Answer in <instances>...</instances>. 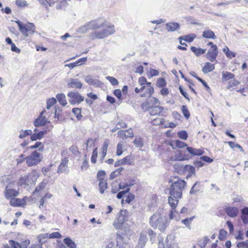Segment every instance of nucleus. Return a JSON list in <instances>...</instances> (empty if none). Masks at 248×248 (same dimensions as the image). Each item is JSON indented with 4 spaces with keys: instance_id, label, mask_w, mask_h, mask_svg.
<instances>
[{
    "instance_id": "49",
    "label": "nucleus",
    "mask_w": 248,
    "mask_h": 248,
    "mask_svg": "<svg viewBox=\"0 0 248 248\" xmlns=\"http://www.w3.org/2000/svg\"><path fill=\"white\" fill-rule=\"evenodd\" d=\"M181 110L186 118L188 119L190 117V113L187 107L185 105L182 106Z\"/></svg>"
},
{
    "instance_id": "40",
    "label": "nucleus",
    "mask_w": 248,
    "mask_h": 248,
    "mask_svg": "<svg viewBox=\"0 0 248 248\" xmlns=\"http://www.w3.org/2000/svg\"><path fill=\"white\" fill-rule=\"evenodd\" d=\"M72 112L74 114L78 120H80L82 118L81 109L78 108H74L72 109Z\"/></svg>"
},
{
    "instance_id": "29",
    "label": "nucleus",
    "mask_w": 248,
    "mask_h": 248,
    "mask_svg": "<svg viewBox=\"0 0 248 248\" xmlns=\"http://www.w3.org/2000/svg\"><path fill=\"white\" fill-rule=\"evenodd\" d=\"M67 86L70 88L80 89L82 86V84L80 82L72 79L70 82L68 83Z\"/></svg>"
},
{
    "instance_id": "26",
    "label": "nucleus",
    "mask_w": 248,
    "mask_h": 248,
    "mask_svg": "<svg viewBox=\"0 0 248 248\" xmlns=\"http://www.w3.org/2000/svg\"><path fill=\"white\" fill-rule=\"evenodd\" d=\"M215 64L209 62H206L202 67V71L204 73L206 74L212 71L215 69Z\"/></svg>"
},
{
    "instance_id": "41",
    "label": "nucleus",
    "mask_w": 248,
    "mask_h": 248,
    "mask_svg": "<svg viewBox=\"0 0 248 248\" xmlns=\"http://www.w3.org/2000/svg\"><path fill=\"white\" fill-rule=\"evenodd\" d=\"M167 85V82L166 80L163 78H159L157 79L156 82V86L158 88H163L166 87Z\"/></svg>"
},
{
    "instance_id": "21",
    "label": "nucleus",
    "mask_w": 248,
    "mask_h": 248,
    "mask_svg": "<svg viewBox=\"0 0 248 248\" xmlns=\"http://www.w3.org/2000/svg\"><path fill=\"white\" fill-rule=\"evenodd\" d=\"M170 145L173 149H175L176 148H182L187 146L186 143L179 140L170 141Z\"/></svg>"
},
{
    "instance_id": "61",
    "label": "nucleus",
    "mask_w": 248,
    "mask_h": 248,
    "mask_svg": "<svg viewBox=\"0 0 248 248\" xmlns=\"http://www.w3.org/2000/svg\"><path fill=\"white\" fill-rule=\"evenodd\" d=\"M168 226V223L167 222H162V221H161V223L159 224L157 227L161 232H163L165 231Z\"/></svg>"
},
{
    "instance_id": "2",
    "label": "nucleus",
    "mask_w": 248,
    "mask_h": 248,
    "mask_svg": "<svg viewBox=\"0 0 248 248\" xmlns=\"http://www.w3.org/2000/svg\"><path fill=\"white\" fill-rule=\"evenodd\" d=\"M169 183H172L170 187V194L174 198L180 199L182 196V190L186 185V182L178 176L172 177L169 180Z\"/></svg>"
},
{
    "instance_id": "28",
    "label": "nucleus",
    "mask_w": 248,
    "mask_h": 248,
    "mask_svg": "<svg viewBox=\"0 0 248 248\" xmlns=\"http://www.w3.org/2000/svg\"><path fill=\"white\" fill-rule=\"evenodd\" d=\"M241 217L244 224L248 223V207H246L242 209Z\"/></svg>"
},
{
    "instance_id": "57",
    "label": "nucleus",
    "mask_w": 248,
    "mask_h": 248,
    "mask_svg": "<svg viewBox=\"0 0 248 248\" xmlns=\"http://www.w3.org/2000/svg\"><path fill=\"white\" fill-rule=\"evenodd\" d=\"M178 40L179 41L180 44L182 46H177V48L178 49H180V50H186V49H187L186 47L187 46V44L186 43H183L182 42L183 39H180V37L178 38Z\"/></svg>"
},
{
    "instance_id": "12",
    "label": "nucleus",
    "mask_w": 248,
    "mask_h": 248,
    "mask_svg": "<svg viewBox=\"0 0 248 248\" xmlns=\"http://www.w3.org/2000/svg\"><path fill=\"white\" fill-rule=\"evenodd\" d=\"M27 196L22 199L14 198L10 200V205L13 207H24L27 204Z\"/></svg>"
},
{
    "instance_id": "48",
    "label": "nucleus",
    "mask_w": 248,
    "mask_h": 248,
    "mask_svg": "<svg viewBox=\"0 0 248 248\" xmlns=\"http://www.w3.org/2000/svg\"><path fill=\"white\" fill-rule=\"evenodd\" d=\"M89 163L87 157V155H85L84 156V161L81 166V170H85L89 168Z\"/></svg>"
},
{
    "instance_id": "24",
    "label": "nucleus",
    "mask_w": 248,
    "mask_h": 248,
    "mask_svg": "<svg viewBox=\"0 0 248 248\" xmlns=\"http://www.w3.org/2000/svg\"><path fill=\"white\" fill-rule=\"evenodd\" d=\"M235 78V75L230 72H223L222 73L221 80L222 82H225L233 79Z\"/></svg>"
},
{
    "instance_id": "37",
    "label": "nucleus",
    "mask_w": 248,
    "mask_h": 248,
    "mask_svg": "<svg viewBox=\"0 0 248 248\" xmlns=\"http://www.w3.org/2000/svg\"><path fill=\"white\" fill-rule=\"evenodd\" d=\"M173 197L171 196V195L169 197V203L170 207H171V208L176 209L178 203V199L176 198L174 199L173 198Z\"/></svg>"
},
{
    "instance_id": "10",
    "label": "nucleus",
    "mask_w": 248,
    "mask_h": 248,
    "mask_svg": "<svg viewBox=\"0 0 248 248\" xmlns=\"http://www.w3.org/2000/svg\"><path fill=\"white\" fill-rule=\"evenodd\" d=\"M148 111L151 115L155 116H166V115L165 114V108L159 106H151L149 107Z\"/></svg>"
},
{
    "instance_id": "36",
    "label": "nucleus",
    "mask_w": 248,
    "mask_h": 248,
    "mask_svg": "<svg viewBox=\"0 0 248 248\" xmlns=\"http://www.w3.org/2000/svg\"><path fill=\"white\" fill-rule=\"evenodd\" d=\"M56 98L59 102L63 106H65L67 104V101L65 98V96L63 93L58 94L56 95Z\"/></svg>"
},
{
    "instance_id": "17",
    "label": "nucleus",
    "mask_w": 248,
    "mask_h": 248,
    "mask_svg": "<svg viewBox=\"0 0 248 248\" xmlns=\"http://www.w3.org/2000/svg\"><path fill=\"white\" fill-rule=\"evenodd\" d=\"M118 135L120 139L123 140L126 139L128 138H133L134 137V134L131 129L126 130H121L118 131Z\"/></svg>"
},
{
    "instance_id": "46",
    "label": "nucleus",
    "mask_w": 248,
    "mask_h": 248,
    "mask_svg": "<svg viewBox=\"0 0 248 248\" xmlns=\"http://www.w3.org/2000/svg\"><path fill=\"white\" fill-rule=\"evenodd\" d=\"M57 103V100L54 98H48L46 101V108L49 109L52 106Z\"/></svg>"
},
{
    "instance_id": "42",
    "label": "nucleus",
    "mask_w": 248,
    "mask_h": 248,
    "mask_svg": "<svg viewBox=\"0 0 248 248\" xmlns=\"http://www.w3.org/2000/svg\"><path fill=\"white\" fill-rule=\"evenodd\" d=\"M223 51L225 53L228 58L232 59L235 57V53L231 51L227 46L225 47L223 49Z\"/></svg>"
},
{
    "instance_id": "52",
    "label": "nucleus",
    "mask_w": 248,
    "mask_h": 248,
    "mask_svg": "<svg viewBox=\"0 0 248 248\" xmlns=\"http://www.w3.org/2000/svg\"><path fill=\"white\" fill-rule=\"evenodd\" d=\"M32 133V132L31 130H26L25 131H22L21 132H20V134L19 136V138L20 139H23V138H24L27 136H29V135L31 136Z\"/></svg>"
},
{
    "instance_id": "6",
    "label": "nucleus",
    "mask_w": 248,
    "mask_h": 248,
    "mask_svg": "<svg viewBox=\"0 0 248 248\" xmlns=\"http://www.w3.org/2000/svg\"><path fill=\"white\" fill-rule=\"evenodd\" d=\"M42 159L41 154L37 150H35L26 157V162L28 167H31L39 164Z\"/></svg>"
},
{
    "instance_id": "44",
    "label": "nucleus",
    "mask_w": 248,
    "mask_h": 248,
    "mask_svg": "<svg viewBox=\"0 0 248 248\" xmlns=\"http://www.w3.org/2000/svg\"><path fill=\"white\" fill-rule=\"evenodd\" d=\"M46 181L44 180L40 182L38 185L35 187L34 192H39L43 190L46 187Z\"/></svg>"
},
{
    "instance_id": "58",
    "label": "nucleus",
    "mask_w": 248,
    "mask_h": 248,
    "mask_svg": "<svg viewBox=\"0 0 248 248\" xmlns=\"http://www.w3.org/2000/svg\"><path fill=\"white\" fill-rule=\"evenodd\" d=\"M106 78L112 85H117L119 83L118 80L113 77L108 76Z\"/></svg>"
},
{
    "instance_id": "51",
    "label": "nucleus",
    "mask_w": 248,
    "mask_h": 248,
    "mask_svg": "<svg viewBox=\"0 0 248 248\" xmlns=\"http://www.w3.org/2000/svg\"><path fill=\"white\" fill-rule=\"evenodd\" d=\"M123 170V168L120 167L118 169L115 170L113 172H112L110 174V178L111 179H113L116 177L118 175L120 174L122 171Z\"/></svg>"
},
{
    "instance_id": "18",
    "label": "nucleus",
    "mask_w": 248,
    "mask_h": 248,
    "mask_svg": "<svg viewBox=\"0 0 248 248\" xmlns=\"http://www.w3.org/2000/svg\"><path fill=\"white\" fill-rule=\"evenodd\" d=\"M46 112V110H43L40 113L38 118L36 119L34 122V125L36 127L44 125L47 122V119L43 116V114Z\"/></svg>"
},
{
    "instance_id": "25",
    "label": "nucleus",
    "mask_w": 248,
    "mask_h": 248,
    "mask_svg": "<svg viewBox=\"0 0 248 248\" xmlns=\"http://www.w3.org/2000/svg\"><path fill=\"white\" fill-rule=\"evenodd\" d=\"M150 123L153 125L160 126L163 128L166 121L163 118L159 117L153 119Z\"/></svg>"
},
{
    "instance_id": "64",
    "label": "nucleus",
    "mask_w": 248,
    "mask_h": 248,
    "mask_svg": "<svg viewBox=\"0 0 248 248\" xmlns=\"http://www.w3.org/2000/svg\"><path fill=\"white\" fill-rule=\"evenodd\" d=\"M159 71L156 69L151 68L149 70V76L150 77L156 76L159 75Z\"/></svg>"
},
{
    "instance_id": "33",
    "label": "nucleus",
    "mask_w": 248,
    "mask_h": 248,
    "mask_svg": "<svg viewBox=\"0 0 248 248\" xmlns=\"http://www.w3.org/2000/svg\"><path fill=\"white\" fill-rule=\"evenodd\" d=\"M147 233L146 231H142L140 234L139 238V243L140 244L145 245L147 241Z\"/></svg>"
},
{
    "instance_id": "9",
    "label": "nucleus",
    "mask_w": 248,
    "mask_h": 248,
    "mask_svg": "<svg viewBox=\"0 0 248 248\" xmlns=\"http://www.w3.org/2000/svg\"><path fill=\"white\" fill-rule=\"evenodd\" d=\"M67 96L69 97V101L71 104H79L84 99V97L81 96L78 92H69Z\"/></svg>"
},
{
    "instance_id": "27",
    "label": "nucleus",
    "mask_w": 248,
    "mask_h": 248,
    "mask_svg": "<svg viewBox=\"0 0 248 248\" xmlns=\"http://www.w3.org/2000/svg\"><path fill=\"white\" fill-rule=\"evenodd\" d=\"M166 29L169 31H174L179 29L180 26L176 22H169L166 24Z\"/></svg>"
},
{
    "instance_id": "14",
    "label": "nucleus",
    "mask_w": 248,
    "mask_h": 248,
    "mask_svg": "<svg viewBox=\"0 0 248 248\" xmlns=\"http://www.w3.org/2000/svg\"><path fill=\"white\" fill-rule=\"evenodd\" d=\"M162 219V217L161 214L159 213H156L150 217V224L153 228L155 229L161 223Z\"/></svg>"
},
{
    "instance_id": "55",
    "label": "nucleus",
    "mask_w": 248,
    "mask_h": 248,
    "mask_svg": "<svg viewBox=\"0 0 248 248\" xmlns=\"http://www.w3.org/2000/svg\"><path fill=\"white\" fill-rule=\"evenodd\" d=\"M178 136L179 138L184 140H186L188 137L187 134L185 130H182L178 132Z\"/></svg>"
},
{
    "instance_id": "38",
    "label": "nucleus",
    "mask_w": 248,
    "mask_h": 248,
    "mask_svg": "<svg viewBox=\"0 0 248 248\" xmlns=\"http://www.w3.org/2000/svg\"><path fill=\"white\" fill-rule=\"evenodd\" d=\"M182 170L185 172H188L190 175L195 173V167L192 165H186L183 167Z\"/></svg>"
},
{
    "instance_id": "32",
    "label": "nucleus",
    "mask_w": 248,
    "mask_h": 248,
    "mask_svg": "<svg viewBox=\"0 0 248 248\" xmlns=\"http://www.w3.org/2000/svg\"><path fill=\"white\" fill-rule=\"evenodd\" d=\"M189 159V157L188 155L182 154L181 151H179L175 155H174V160H187Z\"/></svg>"
},
{
    "instance_id": "11",
    "label": "nucleus",
    "mask_w": 248,
    "mask_h": 248,
    "mask_svg": "<svg viewBox=\"0 0 248 248\" xmlns=\"http://www.w3.org/2000/svg\"><path fill=\"white\" fill-rule=\"evenodd\" d=\"M10 185V184L6 186L4 194L6 199L11 200L17 197L19 194V191L18 189L11 188Z\"/></svg>"
},
{
    "instance_id": "5",
    "label": "nucleus",
    "mask_w": 248,
    "mask_h": 248,
    "mask_svg": "<svg viewBox=\"0 0 248 248\" xmlns=\"http://www.w3.org/2000/svg\"><path fill=\"white\" fill-rule=\"evenodd\" d=\"M16 23L18 25L19 31L24 37L30 36L35 32L36 27L32 23H23L20 21H17Z\"/></svg>"
},
{
    "instance_id": "31",
    "label": "nucleus",
    "mask_w": 248,
    "mask_h": 248,
    "mask_svg": "<svg viewBox=\"0 0 248 248\" xmlns=\"http://www.w3.org/2000/svg\"><path fill=\"white\" fill-rule=\"evenodd\" d=\"M196 38V35L194 33L180 36V38L188 43L192 42Z\"/></svg>"
},
{
    "instance_id": "35",
    "label": "nucleus",
    "mask_w": 248,
    "mask_h": 248,
    "mask_svg": "<svg viewBox=\"0 0 248 248\" xmlns=\"http://www.w3.org/2000/svg\"><path fill=\"white\" fill-rule=\"evenodd\" d=\"M38 148V152H42L44 149V145L41 142H36L34 145L30 146L29 148L30 149H34Z\"/></svg>"
},
{
    "instance_id": "16",
    "label": "nucleus",
    "mask_w": 248,
    "mask_h": 248,
    "mask_svg": "<svg viewBox=\"0 0 248 248\" xmlns=\"http://www.w3.org/2000/svg\"><path fill=\"white\" fill-rule=\"evenodd\" d=\"M224 211L228 216L231 217H236L239 213V209L236 207L226 206Z\"/></svg>"
},
{
    "instance_id": "8",
    "label": "nucleus",
    "mask_w": 248,
    "mask_h": 248,
    "mask_svg": "<svg viewBox=\"0 0 248 248\" xmlns=\"http://www.w3.org/2000/svg\"><path fill=\"white\" fill-rule=\"evenodd\" d=\"M207 46H209L210 47L206 54V58L211 62H213L216 61L218 56V51L217 46L212 42H209L207 44Z\"/></svg>"
},
{
    "instance_id": "39",
    "label": "nucleus",
    "mask_w": 248,
    "mask_h": 248,
    "mask_svg": "<svg viewBox=\"0 0 248 248\" xmlns=\"http://www.w3.org/2000/svg\"><path fill=\"white\" fill-rule=\"evenodd\" d=\"M99 186L100 192L103 193L108 187L107 183L105 179H102L99 181Z\"/></svg>"
},
{
    "instance_id": "20",
    "label": "nucleus",
    "mask_w": 248,
    "mask_h": 248,
    "mask_svg": "<svg viewBox=\"0 0 248 248\" xmlns=\"http://www.w3.org/2000/svg\"><path fill=\"white\" fill-rule=\"evenodd\" d=\"M190 50L197 57H200L202 55L205 54L206 51V48L197 47L194 46H191Z\"/></svg>"
},
{
    "instance_id": "47",
    "label": "nucleus",
    "mask_w": 248,
    "mask_h": 248,
    "mask_svg": "<svg viewBox=\"0 0 248 248\" xmlns=\"http://www.w3.org/2000/svg\"><path fill=\"white\" fill-rule=\"evenodd\" d=\"M240 82L234 78L229 81L227 89H230L235 86H237Z\"/></svg>"
},
{
    "instance_id": "50",
    "label": "nucleus",
    "mask_w": 248,
    "mask_h": 248,
    "mask_svg": "<svg viewBox=\"0 0 248 248\" xmlns=\"http://www.w3.org/2000/svg\"><path fill=\"white\" fill-rule=\"evenodd\" d=\"M123 143L122 142H119L117 146L116 155L117 156H120L123 153Z\"/></svg>"
},
{
    "instance_id": "54",
    "label": "nucleus",
    "mask_w": 248,
    "mask_h": 248,
    "mask_svg": "<svg viewBox=\"0 0 248 248\" xmlns=\"http://www.w3.org/2000/svg\"><path fill=\"white\" fill-rule=\"evenodd\" d=\"M195 218V217H192L189 218H186L182 220V222L185 224L186 226L189 227L190 224L191 223L193 219Z\"/></svg>"
},
{
    "instance_id": "22",
    "label": "nucleus",
    "mask_w": 248,
    "mask_h": 248,
    "mask_svg": "<svg viewBox=\"0 0 248 248\" xmlns=\"http://www.w3.org/2000/svg\"><path fill=\"white\" fill-rule=\"evenodd\" d=\"M49 130L48 131L47 130H43L39 131L37 133H34L33 134H31V140L32 141H35L37 140H41L43 136L46 134L48 131H49Z\"/></svg>"
},
{
    "instance_id": "7",
    "label": "nucleus",
    "mask_w": 248,
    "mask_h": 248,
    "mask_svg": "<svg viewBox=\"0 0 248 248\" xmlns=\"http://www.w3.org/2000/svg\"><path fill=\"white\" fill-rule=\"evenodd\" d=\"M128 220V215L126 211L121 210L117 217L113 222V225L116 229H122L125 223Z\"/></svg>"
},
{
    "instance_id": "23",
    "label": "nucleus",
    "mask_w": 248,
    "mask_h": 248,
    "mask_svg": "<svg viewBox=\"0 0 248 248\" xmlns=\"http://www.w3.org/2000/svg\"><path fill=\"white\" fill-rule=\"evenodd\" d=\"M202 36L206 39H215L216 38L215 33L210 29L205 30L202 32Z\"/></svg>"
},
{
    "instance_id": "15",
    "label": "nucleus",
    "mask_w": 248,
    "mask_h": 248,
    "mask_svg": "<svg viewBox=\"0 0 248 248\" xmlns=\"http://www.w3.org/2000/svg\"><path fill=\"white\" fill-rule=\"evenodd\" d=\"M109 140L106 139L104 143L101 148L100 151L99 153V160L101 162H103L104 159L105 158L108 149V145H109Z\"/></svg>"
},
{
    "instance_id": "53",
    "label": "nucleus",
    "mask_w": 248,
    "mask_h": 248,
    "mask_svg": "<svg viewBox=\"0 0 248 248\" xmlns=\"http://www.w3.org/2000/svg\"><path fill=\"white\" fill-rule=\"evenodd\" d=\"M134 143L136 146L141 147L143 146L142 139L140 138H136L134 140Z\"/></svg>"
},
{
    "instance_id": "43",
    "label": "nucleus",
    "mask_w": 248,
    "mask_h": 248,
    "mask_svg": "<svg viewBox=\"0 0 248 248\" xmlns=\"http://www.w3.org/2000/svg\"><path fill=\"white\" fill-rule=\"evenodd\" d=\"M98 156V149L97 147L93 150L91 156V161L93 164H95L97 162Z\"/></svg>"
},
{
    "instance_id": "30",
    "label": "nucleus",
    "mask_w": 248,
    "mask_h": 248,
    "mask_svg": "<svg viewBox=\"0 0 248 248\" xmlns=\"http://www.w3.org/2000/svg\"><path fill=\"white\" fill-rule=\"evenodd\" d=\"M48 239H49L48 233L39 234L37 236V240L39 242L38 244L41 245V246H42V245L46 242Z\"/></svg>"
},
{
    "instance_id": "13",
    "label": "nucleus",
    "mask_w": 248,
    "mask_h": 248,
    "mask_svg": "<svg viewBox=\"0 0 248 248\" xmlns=\"http://www.w3.org/2000/svg\"><path fill=\"white\" fill-rule=\"evenodd\" d=\"M9 243L12 248H27L30 244V241L29 239H26L19 243L13 240H10Z\"/></svg>"
},
{
    "instance_id": "63",
    "label": "nucleus",
    "mask_w": 248,
    "mask_h": 248,
    "mask_svg": "<svg viewBox=\"0 0 248 248\" xmlns=\"http://www.w3.org/2000/svg\"><path fill=\"white\" fill-rule=\"evenodd\" d=\"M124 186H122L121 184H119L118 186H113L111 189V192L112 193H116L119 190L123 188H124Z\"/></svg>"
},
{
    "instance_id": "45",
    "label": "nucleus",
    "mask_w": 248,
    "mask_h": 248,
    "mask_svg": "<svg viewBox=\"0 0 248 248\" xmlns=\"http://www.w3.org/2000/svg\"><path fill=\"white\" fill-rule=\"evenodd\" d=\"M134 195L132 193H130L127 195L125 200H122V204H124V202L126 203L129 204L132 201H133L134 200Z\"/></svg>"
},
{
    "instance_id": "56",
    "label": "nucleus",
    "mask_w": 248,
    "mask_h": 248,
    "mask_svg": "<svg viewBox=\"0 0 248 248\" xmlns=\"http://www.w3.org/2000/svg\"><path fill=\"white\" fill-rule=\"evenodd\" d=\"M62 237L61 234L58 232H56L52 233H51L50 234H48V238L49 239H52V238H60Z\"/></svg>"
},
{
    "instance_id": "19",
    "label": "nucleus",
    "mask_w": 248,
    "mask_h": 248,
    "mask_svg": "<svg viewBox=\"0 0 248 248\" xmlns=\"http://www.w3.org/2000/svg\"><path fill=\"white\" fill-rule=\"evenodd\" d=\"M186 150L193 156H200L204 153L202 149H195L191 147H187Z\"/></svg>"
},
{
    "instance_id": "59",
    "label": "nucleus",
    "mask_w": 248,
    "mask_h": 248,
    "mask_svg": "<svg viewBox=\"0 0 248 248\" xmlns=\"http://www.w3.org/2000/svg\"><path fill=\"white\" fill-rule=\"evenodd\" d=\"M113 93L116 97H117L120 101L122 100V92L120 89H115L114 90Z\"/></svg>"
},
{
    "instance_id": "3",
    "label": "nucleus",
    "mask_w": 248,
    "mask_h": 248,
    "mask_svg": "<svg viewBox=\"0 0 248 248\" xmlns=\"http://www.w3.org/2000/svg\"><path fill=\"white\" fill-rule=\"evenodd\" d=\"M138 83L140 88H135V92L137 93H140V96L143 97H150L154 93V87L150 82H148L145 77H140L138 79Z\"/></svg>"
},
{
    "instance_id": "62",
    "label": "nucleus",
    "mask_w": 248,
    "mask_h": 248,
    "mask_svg": "<svg viewBox=\"0 0 248 248\" xmlns=\"http://www.w3.org/2000/svg\"><path fill=\"white\" fill-rule=\"evenodd\" d=\"M193 77L196 78L197 79H198L199 81H200L202 85L204 86V87H205L207 90L210 89V88L209 86L207 85L206 82L203 80L202 78H200L199 77L197 76V75H192Z\"/></svg>"
},
{
    "instance_id": "4",
    "label": "nucleus",
    "mask_w": 248,
    "mask_h": 248,
    "mask_svg": "<svg viewBox=\"0 0 248 248\" xmlns=\"http://www.w3.org/2000/svg\"><path fill=\"white\" fill-rule=\"evenodd\" d=\"M39 176L38 172L35 170L31 171V174L21 176L17 182L18 186H29L34 185L36 178Z\"/></svg>"
},
{
    "instance_id": "1",
    "label": "nucleus",
    "mask_w": 248,
    "mask_h": 248,
    "mask_svg": "<svg viewBox=\"0 0 248 248\" xmlns=\"http://www.w3.org/2000/svg\"><path fill=\"white\" fill-rule=\"evenodd\" d=\"M91 25L92 29L94 30L90 35L92 39H103L115 32L114 25L106 20L101 22L98 19L92 21Z\"/></svg>"
},
{
    "instance_id": "60",
    "label": "nucleus",
    "mask_w": 248,
    "mask_h": 248,
    "mask_svg": "<svg viewBox=\"0 0 248 248\" xmlns=\"http://www.w3.org/2000/svg\"><path fill=\"white\" fill-rule=\"evenodd\" d=\"M16 4L21 7L27 6L28 3L26 0H16Z\"/></svg>"
},
{
    "instance_id": "34",
    "label": "nucleus",
    "mask_w": 248,
    "mask_h": 248,
    "mask_svg": "<svg viewBox=\"0 0 248 248\" xmlns=\"http://www.w3.org/2000/svg\"><path fill=\"white\" fill-rule=\"evenodd\" d=\"M63 242L69 248H77L76 243L69 237L64 238Z\"/></svg>"
}]
</instances>
